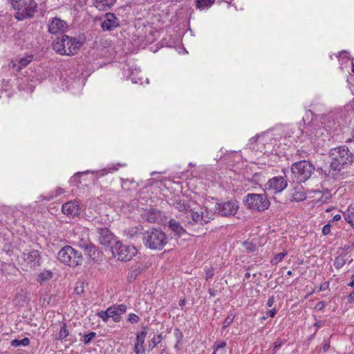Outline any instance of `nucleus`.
Listing matches in <instances>:
<instances>
[{"instance_id":"nucleus-18","label":"nucleus","mask_w":354,"mask_h":354,"mask_svg":"<svg viewBox=\"0 0 354 354\" xmlns=\"http://www.w3.org/2000/svg\"><path fill=\"white\" fill-rule=\"evenodd\" d=\"M168 227L175 235L181 236L186 233L185 230L181 226L180 223L174 218L169 221Z\"/></svg>"},{"instance_id":"nucleus-31","label":"nucleus","mask_w":354,"mask_h":354,"mask_svg":"<svg viewBox=\"0 0 354 354\" xmlns=\"http://www.w3.org/2000/svg\"><path fill=\"white\" fill-rule=\"evenodd\" d=\"M33 59L32 55H28L24 57H21L19 60V68L21 69L24 67H26Z\"/></svg>"},{"instance_id":"nucleus-61","label":"nucleus","mask_w":354,"mask_h":354,"mask_svg":"<svg viewBox=\"0 0 354 354\" xmlns=\"http://www.w3.org/2000/svg\"><path fill=\"white\" fill-rule=\"evenodd\" d=\"M184 303H185L184 300L180 301L179 305H180V306H183V305H184Z\"/></svg>"},{"instance_id":"nucleus-5","label":"nucleus","mask_w":354,"mask_h":354,"mask_svg":"<svg viewBox=\"0 0 354 354\" xmlns=\"http://www.w3.org/2000/svg\"><path fill=\"white\" fill-rule=\"evenodd\" d=\"M188 214L192 217V221H189L187 225L194 224L204 225L214 218V212L205 206L192 208L189 211Z\"/></svg>"},{"instance_id":"nucleus-35","label":"nucleus","mask_w":354,"mask_h":354,"mask_svg":"<svg viewBox=\"0 0 354 354\" xmlns=\"http://www.w3.org/2000/svg\"><path fill=\"white\" fill-rule=\"evenodd\" d=\"M96 336L95 332H91L84 336V342L85 344H88L91 340Z\"/></svg>"},{"instance_id":"nucleus-30","label":"nucleus","mask_w":354,"mask_h":354,"mask_svg":"<svg viewBox=\"0 0 354 354\" xmlns=\"http://www.w3.org/2000/svg\"><path fill=\"white\" fill-rule=\"evenodd\" d=\"M64 193V189L61 187H57L56 189L53 193H49L47 196H41L40 197L42 198L44 200L46 201H50L53 199L55 197L62 194Z\"/></svg>"},{"instance_id":"nucleus-39","label":"nucleus","mask_w":354,"mask_h":354,"mask_svg":"<svg viewBox=\"0 0 354 354\" xmlns=\"http://www.w3.org/2000/svg\"><path fill=\"white\" fill-rule=\"evenodd\" d=\"M226 346V342L224 341L216 342L214 344L212 348L215 351H218L220 348H223Z\"/></svg>"},{"instance_id":"nucleus-55","label":"nucleus","mask_w":354,"mask_h":354,"mask_svg":"<svg viewBox=\"0 0 354 354\" xmlns=\"http://www.w3.org/2000/svg\"><path fill=\"white\" fill-rule=\"evenodd\" d=\"M341 219V215L340 214H336L333 217L332 221H338Z\"/></svg>"},{"instance_id":"nucleus-56","label":"nucleus","mask_w":354,"mask_h":354,"mask_svg":"<svg viewBox=\"0 0 354 354\" xmlns=\"http://www.w3.org/2000/svg\"><path fill=\"white\" fill-rule=\"evenodd\" d=\"M348 300L351 302L354 301V292H351L348 296Z\"/></svg>"},{"instance_id":"nucleus-19","label":"nucleus","mask_w":354,"mask_h":354,"mask_svg":"<svg viewBox=\"0 0 354 354\" xmlns=\"http://www.w3.org/2000/svg\"><path fill=\"white\" fill-rule=\"evenodd\" d=\"M116 0H93L94 6L100 10H107L115 5Z\"/></svg>"},{"instance_id":"nucleus-53","label":"nucleus","mask_w":354,"mask_h":354,"mask_svg":"<svg viewBox=\"0 0 354 354\" xmlns=\"http://www.w3.org/2000/svg\"><path fill=\"white\" fill-rule=\"evenodd\" d=\"M182 337H183V334L181 333H179V336L178 337L177 344L175 345V348L176 349H179L178 344L180 342Z\"/></svg>"},{"instance_id":"nucleus-26","label":"nucleus","mask_w":354,"mask_h":354,"mask_svg":"<svg viewBox=\"0 0 354 354\" xmlns=\"http://www.w3.org/2000/svg\"><path fill=\"white\" fill-rule=\"evenodd\" d=\"M30 339L28 337H24L22 339L19 340L17 339H15L11 341L10 344L14 347H19L21 346H27L30 344Z\"/></svg>"},{"instance_id":"nucleus-28","label":"nucleus","mask_w":354,"mask_h":354,"mask_svg":"<svg viewBox=\"0 0 354 354\" xmlns=\"http://www.w3.org/2000/svg\"><path fill=\"white\" fill-rule=\"evenodd\" d=\"M215 0H196V7L201 10L208 8L213 3H214Z\"/></svg>"},{"instance_id":"nucleus-41","label":"nucleus","mask_w":354,"mask_h":354,"mask_svg":"<svg viewBox=\"0 0 354 354\" xmlns=\"http://www.w3.org/2000/svg\"><path fill=\"white\" fill-rule=\"evenodd\" d=\"M145 351L144 346H140L138 343H136L134 345V352L136 354H142Z\"/></svg>"},{"instance_id":"nucleus-51","label":"nucleus","mask_w":354,"mask_h":354,"mask_svg":"<svg viewBox=\"0 0 354 354\" xmlns=\"http://www.w3.org/2000/svg\"><path fill=\"white\" fill-rule=\"evenodd\" d=\"M274 296H272L270 297L269 299H268V301L267 302V306L268 307H271L272 306L273 304L274 303Z\"/></svg>"},{"instance_id":"nucleus-50","label":"nucleus","mask_w":354,"mask_h":354,"mask_svg":"<svg viewBox=\"0 0 354 354\" xmlns=\"http://www.w3.org/2000/svg\"><path fill=\"white\" fill-rule=\"evenodd\" d=\"M277 313L276 308H272L267 312V315L270 317H274Z\"/></svg>"},{"instance_id":"nucleus-63","label":"nucleus","mask_w":354,"mask_h":354,"mask_svg":"<svg viewBox=\"0 0 354 354\" xmlns=\"http://www.w3.org/2000/svg\"><path fill=\"white\" fill-rule=\"evenodd\" d=\"M352 67H353L352 71H353V72L354 73V63H353V64H352Z\"/></svg>"},{"instance_id":"nucleus-4","label":"nucleus","mask_w":354,"mask_h":354,"mask_svg":"<svg viewBox=\"0 0 354 354\" xmlns=\"http://www.w3.org/2000/svg\"><path fill=\"white\" fill-rule=\"evenodd\" d=\"M144 245L152 250H162L167 243L166 234L158 228H150L143 234Z\"/></svg>"},{"instance_id":"nucleus-47","label":"nucleus","mask_w":354,"mask_h":354,"mask_svg":"<svg viewBox=\"0 0 354 354\" xmlns=\"http://www.w3.org/2000/svg\"><path fill=\"white\" fill-rule=\"evenodd\" d=\"M6 37V31L3 26H0V39H5Z\"/></svg>"},{"instance_id":"nucleus-59","label":"nucleus","mask_w":354,"mask_h":354,"mask_svg":"<svg viewBox=\"0 0 354 354\" xmlns=\"http://www.w3.org/2000/svg\"><path fill=\"white\" fill-rule=\"evenodd\" d=\"M351 138L352 139L354 140V130H353L351 133Z\"/></svg>"},{"instance_id":"nucleus-16","label":"nucleus","mask_w":354,"mask_h":354,"mask_svg":"<svg viewBox=\"0 0 354 354\" xmlns=\"http://www.w3.org/2000/svg\"><path fill=\"white\" fill-rule=\"evenodd\" d=\"M66 25V24L64 21L55 17L48 24V32L51 34H57L65 28Z\"/></svg>"},{"instance_id":"nucleus-37","label":"nucleus","mask_w":354,"mask_h":354,"mask_svg":"<svg viewBox=\"0 0 354 354\" xmlns=\"http://www.w3.org/2000/svg\"><path fill=\"white\" fill-rule=\"evenodd\" d=\"M128 321L131 324H136L140 322V317L134 313H130L129 315Z\"/></svg>"},{"instance_id":"nucleus-6","label":"nucleus","mask_w":354,"mask_h":354,"mask_svg":"<svg viewBox=\"0 0 354 354\" xmlns=\"http://www.w3.org/2000/svg\"><path fill=\"white\" fill-rule=\"evenodd\" d=\"M244 205L249 209L263 212L268 209L270 203L264 194H248L244 197Z\"/></svg>"},{"instance_id":"nucleus-45","label":"nucleus","mask_w":354,"mask_h":354,"mask_svg":"<svg viewBox=\"0 0 354 354\" xmlns=\"http://www.w3.org/2000/svg\"><path fill=\"white\" fill-rule=\"evenodd\" d=\"M214 272L213 268L207 269L205 272L206 280L207 281V280L212 279L214 277Z\"/></svg>"},{"instance_id":"nucleus-62","label":"nucleus","mask_w":354,"mask_h":354,"mask_svg":"<svg viewBox=\"0 0 354 354\" xmlns=\"http://www.w3.org/2000/svg\"><path fill=\"white\" fill-rule=\"evenodd\" d=\"M331 209H332V208H328V209H326V212H329L331 211Z\"/></svg>"},{"instance_id":"nucleus-48","label":"nucleus","mask_w":354,"mask_h":354,"mask_svg":"<svg viewBox=\"0 0 354 354\" xmlns=\"http://www.w3.org/2000/svg\"><path fill=\"white\" fill-rule=\"evenodd\" d=\"M330 342L329 340H324V344H323V351L324 352H326L329 348H330Z\"/></svg>"},{"instance_id":"nucleus-8","label":"nucleus","mask_w":354,"mask_h":354,"mask_svg":"<svg viewBox=\"0 0 354 354\" xmlns=\"http://www.w3.org/2000/svg\"><path fill=\"white\" fill-rule=\"evenodd\" d=\"M315 167L307 160H300L293 163L291 166V172L299 182L308 180L314 173Z\"/></svg>"},{"instance_id":"nucleus-43","label":"nucleus","mask_w":354,"mask_h":354,"mask_svg":"<svg viewBox=\"0 0 354 354\" xmlns=\"http://www.w3.org/2000/svg\"><path fill=\"white\" fill-rule=\"evenodd\" d=\"M330 228H331V225H330V222H329L328 223L326 224L323 228H322V234L324 235H328L330 233Z\"/></svg>"},{"instance_id":"nucleus-42","label":"nucleus","mask_w":354,"mask_h":354,"mask_svg":"<svg viewBox=\"0 0 354 354\" xmlns=\"http://www.w3.org/2000/svg\"><path fill=\"white\" fill-rule=\"evenodd\" d=\"M244 245L248 252H253L256 250V246L252 243L245 242Z\"/></svg>"},{"instance_id":"nucleus-54","label":"nucleus","mask_w":354,"mask_h":354,"mask_svg":"<svg viewBox=\"0 0 354 354\" xmlns=\"http://www.w3.org/2000/svg\"><path fill=\"white\" fill-rule=\"evenodd\" d=\"M208 292L211 297H215L216 295V290L214 289H209Z\"/></svg>"},{"instance_id":"nucleus-15","label":"nucleus","mask_w":354,"mask_h":354,"mask_svg":"<svg viewBox=\"0 0 354 354\" xmlns=\"http://www.w3.org/2000/svg\"><path fill=\"white\" fill-rule=\"evenodd\" d=\"M120 26V21L113 13H106L102 22L103 30L111 31Z\"/></svg>"},{"instance_id":"nucleus-7","label":"nucleus","mask_w":354,"mask_h":354,"mask_svg":"<svg viewBox=\"0 0 354 354\" xmlns=\"http://www.w3.org/2000/svg\"><path fill=\"white\" fill-rule=\"evenodd\" d=\"M58 259L70 267L81 265L83 261L82 254L71 245L64 246L59 250Z\"/></svg>"},{"instance_id":"nucleus-57","label":"nucleus","mask_w":354,"mask_h":354,"mask_svg":"<svg viewBox=\"0 0 354 354\" xmlns=\"http://www.w3.org/2000/svg\"><path fill=\"white\" fill-rule=\"evenodd\" d=\"M351 279H352V280L350 283H348V286H349L351 287H354V274L352 275Z\"/></svg>"},{"instance_id":"nucleus-20","label":"nucleus","mask_w":354,"mask_h":354,"mask_svg":"<svg viewBox=\"0 0 354 354\" xmlns=\"http://www.w3.org/2000/svg\"><path fill=\"white\" fill-rule=\"evenodd\" d=\"M24 259L27 263L32 264L39 261V254L37 250H32L28 253H24Z\"/></svg>"},{"instance_id":"nucleus-64","label":"nucleus","mask_w":354,"mask_h":354,"mask_svg":"<svg viewBox=\"0 0 354 354\" xmlns=\"http://www.w3.org/2000/svg\"><path fill=\"white\" fill-rule=\"evenodd\" d=\"M217 351L214 350L212 354H216Z\"/></svg>"},{"instance_id":"nucleus-58","label":"nucleus","mask_w":354,"mask_h":354,"mask_svg":"<svg viewBox=\"0 0 354 354\" xmlns=\"http://www.w3.org/2000/svg\"><path fill=\"white\" fill-rule=\"evenodd\" d=\"M250 277V273L249 272H247L245 274V278L246 279H249Z\"/></svg>"},{"instance_id":"nucleus-52","label":"nucleus","mask_w":354,"mask_h":354,"mask_svg":"<svg viewBox=\"0 0 354 354\" xmlns=\"http://www.w3.org/2000/svg\"><path fill=\"white\" fill-rule=\"evenodd\" d=\"M323 326V322L322 321H317L314 324V326L316 328V331L318 330V329Z\"/></svg>"},{"instance_id":"nucleus-32","label":"nucleus","mask_w":354,"mask_h":354,"mask_svg":"<svg viewBox=\"0 0 354 354\" xmlns=\"http://www.w3.org/2000/svg\"><path fill=\"white\" fill-rule=\"evenodd\" d=\"M162 336L161 333L158 335L156 337L154 336L149 344V350L152 351L162 341Z\"/></svg>"},{"instance_id":"nucleus-17","label":"nucleus","mask_w":354,"mask_h":354,"mask_svg":"<svg viewBox=\"0 0 354 354\" xmlns=\"http://www.w3.org/2000/svg\"><path fill=\"white\" fill-rule=\"evenodd\" d=\"M78 245L81 248L84 249L88 255L91 256L95 254L96 248L88 239H81L78 243Z\"/></svg>"},{"instance_id":"nucleus-29","label":"nucleus","mask_w":354,"mask_h":354,"mask_svg":"<svg viewBox=\"0 0 354 354\" xmlns=\"http://www.w3.org/2000/svg\"><path fill=\"white\" fill-rule=\"evenodd\" d=\"M115 307L110 306L107 308V313L109 317H111L115 322H119L121 320V316L115 310Z\"/></svg>"},{"instance_id":"nucleus-23","label":"nucleus","mask_w":354,"mask_h":354,"mask_svg":"<svg viewBox=\"0 0 354 354\" xmlns=\"http://www.w3.org/2000/svg\"><path fill=\"white\" fill-rule=\"evenodd\" d=\"M53 277V273L50 270H44L39 273L37 277V281L42 284L50 280Z\"/></svg>"},{"instance_id":"nucleus-60","label":"nucleus","mask_w":354,"mask_h":354,"mask_svg":"<svg viewBox=\"0 0 354 354\" xmlns=\"http://www.w3.org/2000/svg\"><path fill=\"white\" fill-rule=\"evenodd\" d=\"M292 274V271L289 270V271L287 272V275L291 276Z\"/></svg>"},{"instance_id":"nucleus-3","label":"nucleus","mask_w":354,"mask_h":354,"mask_svg":"<svg viewBox=\"0 0 354 354\" xmlns=\"http://www.w3.org/2000/svg\"><path fill=\"white\" fill-rule=\"evenodd\" d=\"M12 8L16 10L15 17L19 21L32 18L37 10V3L35 0H8Z\"/></svg>"},{"instance_id":"nucleus-46","label":"nucleus","mask_w":354,"mask_h":354,"mask_svg":"<svg viewBox=\"0 0 354 354\" xmlns=\"http://www.w3.org/2000/svg\"><path fill=\"white\" fill-rule=\"evenodd\" d=\"M325 306V303L324 301H319L315 306V309L317 310H322Z\"/></svg>"},{"instance_id":"nucleus-34","label":"nucleus","mask_w":354,"mask_h":354,"mask_svg":"<svg viewBox=\"0 0 354 354\" xmlns=\"http://www.w3.org/2000/svg\"><path fill=\"white\" fill-rule=\"evenodd\" d=\"M346 263V261L344 259L340 257H337L334 261V266L336 268L339 269L343 267Z\"/></svg>"},{"instance_id":"nucleus-11","label":"nucleus","mask_w":354,"mask_h":354,"mask_svg":"<svg viewBox=\"0 0 354 354\" xmlns=\"http://www.w3.org/2000/svg\"><path fill=\"white\" fill-rule=\"evenodd\" d=\"M239 208L237 201H227L217 203L214 207V214L217 213L221 216H230L236 214Z\"/></svg>"},{"instance_id":"nucleus-22","label":"nucleus","mask_w":354,"mask_h":354,"mask_svg":"<svg viewBox=\"0 0 354 354\" xmlns=\"http://www.w3.org/2000/svg\"><path fill=\"white\" fill-rule=\"evenodd\" d=\"M306 198V194L305 192L301 189H295V192L292 194L291 201L301 202L304 201Z\"/></svg>"},{"instance_id":"nucleus-2","label":"nucleus","mask_w":354,"mask_h":354,"mask_svg":"<svg viewBox=\"0 0 354 354\" xmlns=\"http://www.w3.org/2000/svg\"><path fill=\"white\" fill-rule=\"evenodd\" d=\"M82 45V42L73 37L64 35L53 41V49L62 55H75Z\"/></svg>"},{"instance_id":"nucleus-13","label":"nucleus","mask_w":354,"mask_h":354,"mask_svg":"<svg viewBox=\"0 0 354 354\" xmlns=\"http://www.w3.org/2000/svg\"><path fill=\"white\" fill-rule=\"evenodd\" d=\"M162 212L156 209H145L141 213V218L150 223H156L162 222Z\"/></svg>"},{"instance_id":"nucleus-49","label":"nucleus","mask_w":354,"mask_h":354,"mask_svg":"<svg viewBox=\"0 0 354 354\" xmlns=\"http://www.w3.org/2000/svg\"><path fill=\"white\" fill-rule=\"evenodd\" d=\"M91 171L89 170H87L86 171H84V172H77L74 174L73 176V178L74 180H76L77 178H80L81 176H82L84 174H88V173H90Z\"/></svg>"},{"instance_id":"nucleus-1","label":"nucleus","mask_w":354,"mask_h":354,"mask_svg":"<svg viewBox=\"0 0 354 354\" xmlns=\"http://www.w3.org/2000/svg\"><path fill=\"white\" fill-rule=\"evenodd\" d=\"M328 153L332 160L328 171H325L324 174L328 178L340 179L344 167L354 162V154L346 145L330 149Z\"/></svg>"},{"instance_id":"nucleus-24","label":"nucleus","mask_w":354,"mask_h":354,"mask_svg":"<svg viewBox=\"0 0 354 354\" xmlns=\"http://www.w3.org/2000/svg\"><path fill=\"white\" fill-rule=\"evenodd\" d=\"M69 335V332L66 328V324L64 323L60 329L59 331L56 335L55 339L57 340H63L64 338L68 337Z\"/></svg>"},{"instance_id":"nucleus-27","label":"nucleus","mask_w":354,"mask_h":354,"mask_svg":"<svg viewBox=\"0 0 354 354\" xmlns=\"http://www.w3.org/2000/svg\"><path fill=\"white\" fill-rule=\"evenodd\" d=\"M147 326L143 327V330L137 333L136 334V342L138 343L140 346H144L145 337L147 336Z\"/></svg>"},{"instance_id":"nucleus-14","label":"nucleus","mask_w":354,"mask_h":354,"mask_svg":"<svg viewBox=\"0 0 354 354\" xmlns=\"http://www.w3.org/2000/svg\"><path fill=\"white\" fill-rule=\"evenodd\" d=\"M99 242L104 247H109L114 240V234L106 227L97 228Z\"/></svg>"},{"instance_id":"nucleus-33","label":"nucleus","mask_w":354,"mask_h":354,"mask_svg":"<svg viewBox=\"0 0 354 354\" xmlns=\"http://www.w3.org/2000/svg\"><path fill=\"white\" fill-rule=\"evenodd\" d=\"M234 319V315H232V314H230L224 320L223 322V327L222 328L223 329H225L227 327H228L233 322Z\"/></svg>"},{"instance_id":"nucleus-36","label":"nucleus","mask_w":354,"mask_h":354,"mask_svg":"<svg viewBox=\"0 0 354 354\" xmlns=\"http://www.w3.org/2000/svg\"><path fill=\"white\" fill-rule=\"evenodd\" d=\"M113 306L115 308V310L120 315L124 313L127 309V306L125 304L114 305Z\"/></svg>"},{"instance_id":"nucleus-12","label":"nucleus","mask_w":354,"mask_h":354,"mask_svg":"<svg viewBox=\"0 0 354 354\" xmlns=\"http://www.w3.org/2000/svg\"><path fill=\"white\" fill-rule=\"evenodd\" d=\"M62 212L71 218L78 216L80 214V201L73 200L66 202L62 205Z\"/></svg>"},{"instance_id":"nucleus-21","label":"nucleus","mask_w":354,"mask_h":354,"mask_svg":"<svg viewBox=\"0 0 354 354\" xmlns=\"http://www.w3.org/2000/svg\"><path fill=\"white\" fill-rule=\"evenodd\" d=\"M16 305L24 306L27 304V293L24 290L21 289L17 294L14 299Z\"/></svg>"},{"instance_id":"nucleus-38","label":"nucleus","mask_w":354,"mask_h":354,"mask_svg":"<svg viewBox=\"0 0 354 354\" xmlns=\"http://www.w3.org/2000/svg\"><path fill=\"white\" fill-rule=\"evenodd\" d=\"M97 316L101 318L104 322H106L109 319V315L107 313V309L104 311H100L97 313Z\"/></svg>"},{"instance_id":"nucleus-44","label":"nucleus","mask_w":354,"mask_h":354,"mask_svg":"<svg viewBox=\"0 0 354 354\" xmlns=\"http://www.w3.org/2000/svg\"><path fill=\"white\" fill-rule=\"evenodd\" d=\"M282 344V341L280 339H277L276 342L274 343L273 351L274 352H277L280 348Z\"/></svg>"},{"instance_id":"nucleus-25","label":"nucleus","mask_w":354,"mask_h":354,"mask_svg":"<svg viewBox=\"0 0 354 354\" xmlns=\"http://www.w3.org/2000/svg\"><path fill=\"white\" fill-rule=\"evenodd\" d=\"M171 201L173 202V205L176 209L179 210L180 212H186L187 214L189 212L186 205L182 202L181 201H178L176 198H171Z\"/></svg>"},{"instance_id":"nucleus-40","label":"nucleus","mask_w":354,"mask_h":354,"mask_svg":"<svg viewBox=\"0 0 354 354\" xmlns=\"http://www.w3.org/2000/svg\"><path fill=\"white\" fill-rule=\"evenodd\" d=\"M287 254L288 253L286 251L277 254L274 258L275 263H277L278 262L281 261L287 255Z\"/></svg>"},{"instance_id":"nucleus-10","label":"nucleus","mask_w":354,"mask_h":354,"mask_svg":"<svg viewBox=\"0 0 354 354\" xmlns=\"http://www.w3.org/2000/svg\"><path fill=\"white\" fill-rule=\"evenodd\" d=\"M283 171H284V170H283ZM284 174V176H274L269 179L265 185V190L273 194L281 193L288 186V180L286 174Z\"/></svg>"},{"instance_id":"nucleus-9","label":"nucleus","mask_w":354,"mask_h":354,"mask_svg":"<svg viewBox=\"0 0 354 354\" xmlns=\"http://www.w3.org/2000/svg\"><path fill=\"white\" fill-rule=\"evenodd\" d=\"M111 252L115 257L120 261H127L131 260L137 253V250L133 245H124L121 241H117L111 246Z\"/></svg>"}]
</instances>
